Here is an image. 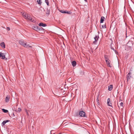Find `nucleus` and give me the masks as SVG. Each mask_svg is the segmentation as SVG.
I'll list each match as a JSON object with an SVG mask.
<instances>
[{
    "mask_svg": "<svg viewBox=\"0 0 134 134\" xmlns=\"http://www.w3.org/2000/svg\"><path fill=\"white\" fill-rule=\"evenodd\" d=\"M81 110H82V109H81Z\"/></svg>",
    "mask_w": 134,
    "mask_h": 134,
    "instance_id": "nucleus-33",
    "label": "nucleus"
},
{
    "mask_svg": "<svg viewBox=\"0 0 134 134\" xmlns=\"http://www.w3.org/2000/svg\"><path fill=\"white\" fill-rule=\"evenodd\" d=\"M24 47L26 48H29V47H31V46H29V44H27L25 43L24 44Z\"/></svg>",
    "mask_w": 134,
    "mask_h": 134,
    "instance_id": "nucleus-18",
    "label": "nucleus"
},
{
    "mask_svg": "<svg viewBox=\"0 0 134 134\" xmlns=\"http://www.w3.org/2000/svg\"><path fill=\"white\" fill-rule=\"evenodd\" d=\"M21 110V108H18V111L19 112H20ZM18 111H17V112H18Z\"/></svg>",
    "mask_w": 134,
    "mask_h": 134,
    "instance_id": "nucleus-28",
    "label": "nucleus"
},
{
    "mask_svg": "<svg viewBox=\"0 0 134 134\" xmlns=\"http://www.w3.org/2000/svg\"><path fill=\"white\" fill-rule=\"evenodd\" d=\"M79 114L80 116L81 117H85V113L82 110H81L80 111Z\"/></svg>",
    "mask_w": 134,
    "mask_h": 134,
    "instance_id": "nucleus-4",
    "label": "nucleus"
},
{
    "mask_svg": "<svg viewBox=\"0 0 134 134\" xmlns=\"http://www.w3.org/2000/svg\"><path fill=\"white\" fill-rule=\"evenodd\" d=\"M84 0L86 2H87V0Z\"/></svg>",
    "mask_w": 134,
    "mask_h": 134,
    "instance_id": "nucleus-32",
    "label": "nucleus"
},
{
    "mask_svg": "<svg viewBox=\"0 0 134 134\" xmlns=\"http://www.w3.org/2000/svg\"><path fill=\"white\" fill-rule=\"evenodd\" d=\"M53 131V130H52V131H51V134L52 133V132Z\"/></svg>",
    "mask_w": 134,
    "mask_h": 134,
    "instance_id": "nucleus-31",
    "label": "nucleus"
},
{
    "mask_svg": "<svg viewBox=\"0 0 134 134\" xmlns=\"http://www.w3.org/2000/svg\"><path fill=\"white\" fill-rule=\"evenodd\" d=\"M102 27L103 28H106V26L105 25H103L102 26Z\"/></svg>",
    "mask_w": 134,
    "mask_h": 134,
    "instance_id": "nucleus-26",
    "label": "nucleus"
},
{
    "mask_svg": "<svg viewBox=\"0 0 134 134\" xmlns=\"http://www.w3.org/2000/svg\"><path fill=\"white\" fill-rule=\"evenodd\" d=\"M2 110L4 113H7L8 112V111L7 110L4 109H2Z\"/></svg>",
    "mask_w": 134,
    "mask_h": 134,
    "instance_id": "nucleus-23",
    "label": "nucleus"
},
{
    "mask_svg": "<svg viewBox=\"0 0 134 134\" xmlns=\"http://www.w3.org/2000/svg\"><path fill=\"white\" fill-rule=\"evenodd\" d=\"M107 104L108 105L110 106L111 107L112 106V103L111 101L110 100V98H109L107 99Z\"/></svg>",
    "mask_w": 134,
    "mask_h": 134,
    "instance_id": "nucleus-7",
    "label": "nucleus"
},
{
    "mask_svg": "<svg viewBox=\"0 0 134 134\" xmlns=\"http://www.w3.org/2000/svg\"><path fill=\"white\" fill-rule=\"evenodd\" d=\"M33 29L36 31H40V30H42V27L41 28H40L38 27L37 26H34L32 27Z\"/></svg>",
    "mask_w": 134,
    "mask_h": 134,
    "instance_id": "nucleus-3",
    "label": "nucleus"
},
{
    "mask_svg": "<svg viewBox=\"0 0 134 134\" xmlns=\"http://www.w3.org/2000/svg\"><path fill=\"white\" fill-rule=\"evenodd\" d=\"M45 2L47 4V5H48L49 4V1L48 0H45Z\"/></svg>",
    "mask_w": 134,
    "mask_h": 134,
    "instance_id": "nucleus-25",
    "label": "nucleus"
},
{
    "mask_svg": "<svg viewBox=\"0 0 134 134\" xmlns=\"http://www.w3.org/2000/svg\"><path fill=\"white\" fill-rule=\"evenodd\" d=\"M59 134H61V133H59Z\"/></svg>",
    "mask_w": 134,
    "mask_h": 134,
    "instance_id": "nucleus-34",
    "label": "nucleus"
},
{
    "mask_svg": "<svg viewBox=\"0 0 134 134\" xmlns=\"http://www.w3.org/2000/svg\"><path fill=\"white\" fill-rule=\"evenodd\" d=\"M39 26H42L43 27H45L47 26V25L46 24H43L42 23H41L39 24Z\"/></svg>",
    "mask_w": 134,
    "mask_h": 134,
    "instance_id": "nucleus-16",
    "label": "nucleus"
},
{
    "mask_svg": "<svg viewBox=\"0 0 134 134\" xmlns=\"http://www.w3.org/2000/svg\"><path fill=\"white\" fill-rule=\"evenodd\" d=\"M104 58L105 60V61H106L109 60V59L108 56L107 55H105L104 56Z\"/></svg>",
    "mask_w": 134,
    "mask_h": 134,
    "instance_id": "nucleus-20",
    "label": "nucleus"
},
{
    "mask_svg": "<svg viewBox=\"0 0 134 134\" xmlns=\"http://www.w3.org/2000/svg\"><path fill=\"white\" fill-rule=\"evenodd\" d=\"M98 97L97 98V103L99 105V100L98 99Z\"/></svg>",
    "mask_w": 134,
    "mask_h": 134,
    "instance_id": "nucleus-27",
    "label": "nucleus"
},
{
    "mask_svg": "<svg viewBox=\"0 0 134 134\" xmlns=\"http://www.w3.org/2000/svg\"><path fill=\"white\" fill-rule=\"evenodd\" d=\"M19 44L22 45H23L24 46V44L25 43H24V41L23 40H21L19 42Z\"/></svg>",
    "mask_w": 134,
    "mask_h": 134,
    "instance_id": "nucleus-14",
    "label": "nucleus"
},
{
    "mask_svg": "<svg viewBox=\"0 0 134 134\" xmlns=\"http://www.w3.org/2000/svg\"><path fill=\"white\" fill-rule=\"evenodd\" d=\"M131 72L130 71L127 75L126 77L127 78V81H129L130 79L132 78V76L131 75Z\"/></svg>",
    "mask_w": 134,
    "mask_h": 134,
    "instance_id": "nucleus-2",
    "label": "nucleus"
},
{
    "mask_svg": "<svg viewBox=\"0 0 134 134\" xmlns=\"http://www.w3.org/2000/svg\"><path fill=\"white\" fill-rule=\"evenodd\" d=\"M50 10L49 9H47V10L46 12V14L47 16H48L50 14Z\"/></svg>",
    "mask_w": 134,
    "mask_h": 134,
    "instance_id": "nucleus-17",
    "label": "nucleus"
},
{
    "mask_svg": "<svg viewBox=\"0 0 134 134\" xmlns=\"http://www.w3.org/2000/svg\"><path fill=\"white\" fill-rule=\"evenodd\" d=\"M105 19V18L104 17L102 16L101 18V19H100V23H103L104 20Z\"/></svg>",
    "mask_w": 134,
    "mask_h": 134,
    "instance_id": "nucleus-15",
    "label": "nucleus"
},
{
    "mask_svg": "<svg viewBox=\"0 0 134 134\" xmlns=\"http://www.w3.org/2000/svg\"><path fill=\"white\" fill-rule=\"evenodd\" d=\"M123 104L122 102L120 103L119 105L118 104V105L119 108H121L122 109L123 108Z\"/></svg>",
    "mask_w": 134,
    "mask_h": 134,
    "instance_id": "nucleus-10",
    "label": "nucleus"
},
{
    "mask_svg": "<svg viewBox=\"0 0 134 134\" xmlns=\"http://www.w3.org/2000/svg\"><path fill=\"white\" fill-rule=\"evenodd\" d=\"M62 13H68L69 14H71V12L70 11H64L63 10H61L60 11Z\"/></svg>",
    "mask_w": 134,
    "mask_h": 134,
    "instance_id": "nucleus-6",
    "label": "nucleus"
},
{
    "mask_svg": "<svg viewBox=\"0 0 134 134\" xmlns=\"http://www.w3.org/2000/svg\"><path fill=\"white\" fill-rule=\"evenodd\" d=\"M5 55L4 54V53L0 52V58L2 57V59L7 60V59L5 57Z\"/></svg>",
    "mask_w": 134,
    "mask_h": 134,
    "instance_id": "nucleus-5",
    "label": "nucleus"
},
{
    "mask_svg": "<svg viewBox=\"0 0 134 134\" xmlns=\"http://www.w3.org/2000/svg\"><path fill=\"white\" fill-rule=\"evenodd\" d=\"M0 45L3 48H5V44L3 42H1L0 44Z\"/></svg>",
    "mask_w": 134,
    "mask_h": 134,
    "instance_id": "nucleus-12",
    "label": "nucleus"
},
{
    "mask_svg": "<svg viewBox=\"0 0 134 134\" xmlns=\"http://www.w3.org/2000/svg\"><path fill=\"white\" fill-rule=\"evenodd\" d=\"M111 48L113 49L114 51H115V53L116 54H117L118 53V52H117L116 50H115V49L113 48L111 46Z\"/></svg>",
    "mask_w": 134,
    "mask_h": 134,
    "instance_id": "nucleus-22",
    "label": "nucleus"
},
{
    "mask_svg": "<svg viewBox=\"0 0 134 134\" xmlns=\"http://www.w3.org/2000/svg\"><path fill=\"white\" fill-rule=\"evenodd\" d=\"M10 98V96L9 95H7L5 99V101L6 102H8L9 101V99Z\"/></svg>",
    "mask_w": 134,
    "mask_h": 134,
    "instance_id": "nucleus-9",
    "label": "nucleus"
},
{
    "mask_svg": "<svg viewBox=\"0 0 134 134\" xmlns=\"http://www.w3.org/2000/svg\"><path fill=\"white\" fill-rule=\"evenodd\" d=\"M23 15L24 16V18L27 19L31 21V22H35V21L34 20H33L32 18H31V16L27 14H23Z\"/></svg>",
    "mask_w": 134,
    "mask_h": 134,
    "instance_id": "nucleus-1",
    "label": "nucleus"
},
{
    "mask_svg": "<svg viewBox=\"0 0 134 134\" xmlns=\"http://www.w3.org/2000/svg\"><path fill=\"white\" fill-rule=\"evenodd\" d=\"M113 88V86L112 85H110L108 87V90L109 91H111L112 90Z\"/></svg>",
    "mask_w": 134,
    "mask_h": 134,
    "instance_id": "nucleus-21",
    "label": "nucleus"
},
{
    "mask_svg": "<svg viewBox=\"0 0 134 134\" xmlns=\"http://www.w3.org/2000/svg\"><path fill=\"white\" fill-rule=\"evenodd\" d=\"M10 121L9 120H7L5 121H4L2 124V126H4L5 124L7 122Z\"/></svg>",
    "mask_w": 134,
    "mask_h": 134,
    "instance_id": "nucleus-11",
    "label": "nucleus"
},
{
    "mask_svg": "<svg viewBox=\"0 0 134 134\" xmlns=\"http://www.w3.org/2000/svg\"><path fill=\"white\" fill-rule=\"evenodd\" d=\"M41 0H37V2L38 4L41 5Z\"/></svg>",
    "mask_w": 134,
    "mask_h": 134,
    "instance_id": "nucleus-24",
    "label": "nucleus"
},
{
    "mask_svg": "<svg viewBox=\"0 0 134 134\" xmlns=\"http://www.w3.org/2000/svg\"><path fill=\"white\" fill-rule=\"evenodd\" d=\"M14 116H15V115L13 113V114L12 117Z\"/></svg>",
    "mask_w": 134,
    "mask_h": 134,
    "instance_id": "nucleus-30",
    "label": "nucleus"
},
{
    "mask_svg": "<svg viewBox=\"0 0 134 134\" xmlns=\"http://www.w3.org/2000/svg\"><path fill=\"white\" fill-rule=\"evenodd\" d=\"M6 29L8 31H9L10 30V28L9 27H7Z\"/></svg>",
    "mask_w": 134,
    "mask_h": 134,
    "instance_id": "nucleus-29",
    "label": "nucleus"
},
{
    "mask_svg": "<svg viewBox=\"0 0 134 134\" xmlns=\"http://www.w3.org/2000/svg\"><path fill=\"white\" fill-rule=\"evenodd\" d=\"M106 62L108 66L109 67H111L110 64V61L109 60L106 61Z\"/></svg>",
    "mask_w": 134,
    "mask_h": 134,
    "instance_id": "nucleus-13",
    "label": "nucleus"
},
{
    "mask_svg": "<svg viewBox=\"0 0 134 134\" xmlns=\"http://www.w3.org/2000/svg\"><path fill=\"white\" fill-rule=\"evenodd\" d=\"M99 38V37L98 35V36L96 35L95 37L94 38L95 41H93V43L94 44L95 43L97 42V41L98 40V38Z\"/></svg>",
    "mask_w": 134,
    "mask_h": 134,
    "instance_id": "nucleus-8",
    "label": "nucleus"
},
{
    "mask_svg": "<svg viewBox=\"0 0 134 134\" xmlns=\"http://www.w3.org/2000/svg\"><path fill=\"white\" fill-rule=\"evenodd\" d=\"M72 64L73 66H75L76 64V62L75 61H73L72 62Z\"/></svg>",
    "mask_w": 134,
    "mask_h": 134,
    "instance_id": "nucleus-19",
    "label": "nucleus"
}]
</instances>
